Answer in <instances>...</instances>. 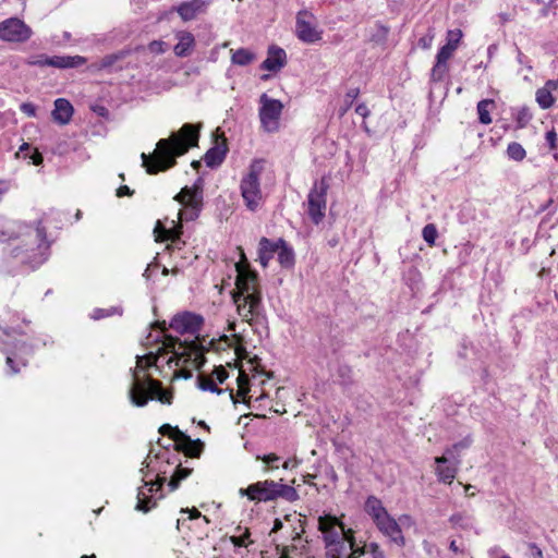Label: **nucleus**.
Segmentation results:
<instances>
[{"instance_id":"f257e3e1","label":"nucleus","mask_w":558,"mask_h":558,"mask_svg":"<svg viewBox=\"0 0 558 558\" xmlns=\"http://www.w3.org/2000/svg\"><path fill=\"white\" fill-rule=\"evenodd\" d=\"M201 128V123H185L178 132H173L169 138L159 140L153 154L142 153V166L147 173L156 174L172 168L177 163V157L197 146Z\"/></svg>"},{"instance_id":"f03ea898","label":"nucleus","mask_w":558,"mask_h":558,"mask_svg":"<svg viewBox=\"0 0 558 558\" xmlns=\"http://www.w3.org/2000/svg\"><path fill=\"white\" fill-rule=\"evenodd\" d=\"M235 290L232 292L233 303L239 316L250 325L265 318V307L258 286V276L248 267L235 264Z\"/></svg>"},{"instance_id":"7ed1b4c3","label":"nucleus","mask_w":558,"mask_h":558,"mask_svg":"<svg viewBox=\"0 0 558 558\" xmlns=\"http://www.w3.org/2000/svg\"><path fill=\"white\" fill-rule=\"evenodd\" d=\"M24 335L16 328H7L0 326V350L5 352L7 365L11 368V374H16L19 368L15 367V359H19L23 366L26 365V361L23 356H29L33 354L34 349L39 343L47 345V337H37L33 339L32 343L17 339V336Z\"/></svg>"},{"instance_id":"20e7f679","label":"nucleus","mask_w":558,"mask_h":558,"mask_svg":"<svg viewBox=\"0 0 558 558\" xmlns=\"http://www.w3.org/2000/svg\"><path fill=\"white\" fill-rule=\"evenodd\" d=\"M131 402L136 407H144L148 399H157L161 403L171 404L172 393L166 391L159 380L147 378V385L143 383L136 371L133 372V383L129 391Z\"/></svg>"},{"instance_id":"39448f33","label":"nucleus","mask_w":558,"mask_h":558,"mask_svg":"<svg viewBox=\"0 0 558 558\" xmlns=\"http://www.w3.org/2000/svg\"><path fill=\"white\" fill-rule=\"evenodd\" d=\"M263 171L260 160H255L250 166L247 174H245L240 183L241 195L246 208L256 211L263 204V193L260 190L259 175Z\"/></svg>"},{"instance_id":"423d86ee","label":"nucleus","mask_w":558,"mask_h":558,"mask_svg":"<svg viewBox=\"0 0 558 558\" xmlns=\"http://www.w3.org/2000/svg\"><path fill=\"white\" fill-rule=\"evenodd\" d=\"M203 189L198 184L184 186L175 196L174 201L180 203L183 208L179 211L180 221H193L198 218L203 208Z\"/></svg>"},{"instance_id":"0eeeda50","label":"nucleus","mask_w":558,"mask_h":558,"mask_svg":"<svg viewBox=\"0 0 558 558\" xmlns=\"http://www.w3.org/2000/svg\"><path fill=\"white\" fill-rule=\"evenodd\" d=\"M329 183L325 178L316 181L307 195V215L313 223L323 221L326 211V196Z\"/></svg>"},{"instance_id":"6e6552de","label":"nucleus","mask_w":558,"mask_h":558,"mask_svg":"<svg viewBox=\"0 0 558 558\" xmlns=\"http://www.w3.org/2000/svg\"><path fill=\"white\" fill-rule=\"evenodd\" d=\"M259 104L258 116L263 130L268 133L277 132L283 109L282 102L268 97L267 94H263L259 98Z\"/></svg>"},{"instance_id":"1a4fd4ad","label":"nucleus","mask_w":558,"mask_h":558,"mask_svg":"<svg viewBox=\"0 0 558 558\" xmlns=\"http://www.w3.org/2000/svg\"><path fill=\"white\" fill-rule=\"evenodd\" d=\"M295 34L300 40L313 44L322 39V32L317 29L314 15L302 10L296 15Z\"/></svg>"},{"instance_id":"9d476101","label":"nucleus","mask_w":558,"mask_h":558,"mask_svg":"<svg viewBox=\"0 0 558 558\" xmlns=\"http://www.w3.org/2000/svg\"><path fill=\"white\" fill-rule=\"evenodd\" d=\"M31 35V28L17 17H10L0 23V39L4 41L23 43Z\"/></svg>"},{"instance_id":"9b49d317","label":"nucleus","mask_w":558,"mask_h":558,"mask_svg":"<svg viewBox=\"0 0 558 558\" xmlns=\"http://www.w3.org/2000/svg\"><path fill=\"white\" fill-rule=\"evenodd\" d=\"M203 317L190 312H183L177 314L170 322L169 326L174 331L181 335H191L196 336L202 326H203Z\"/></svg>"},{"instance_id":"f8f14e48","label":"nucleus","mask_w":558,"mask_h":558,"mask_svg":"<svg viewBox=\"0 0 558 558\" xmlns=\"http://www.w3.org/2000/svg\"><path fill=\"white\" fill-rule=\"evenodd\" d=\"M318 529L324 534L327 545L339 543L344 535L342 523L333 515L325 514L318 518Z\"/></svg>"},{"instance_id":"ddd939ff","label":"nucleus","mask_w":558,"mask_h":558,"mask_svg":"<svg viewBox=\"0 0 558 558\" xmlns=\"http://www.w3.org/2000/svg\"><path fill=\"white\" fill-rule=\"evenodd\" d=\"M459 463L460 460L457 458H451L446 453L442 457L436 458L435 473L438 477V481L444 485H450L456 477Z\"/></svg>"},{"instance_id":"4468645a","label":"nucleus","mask_w":558,"mask_h":558,"mask_svg":"<svg viewBox=\"0 0 558 558\" xmlns=\"http://www.w3.org/2000/svg\"><path fill=\"white\" fill-rule=\"evenodd\" d=\"M377 529L398 546L404 545V537L399 523L388 513L375 523Z\"/></svg>"},{"instance_id":"2eb2a0df","label":"nucleus","mask_w":558,"mask_h":558,"mask_svg":"<svg viewBox=\"0 0 558 558\" xmlns=\"http://www.w3.org/2000/svg\"><path fill=\"white\" fill-rule=\"evenodd\" d=\"M174 441L180 450L192 458L199 457L205 446L202 440L192 439L180 429H175Z\"/></svg>"},{"instance_id":"dca6fc26","label":"nucleus","mask_w":558,"mask_h":558,"mask_svg":"<svg viewBox=\"0 0 558 558\" xmlns=\"http://www.w3.org/2000/svg\"><path fill=\"white\" fill-rule=\"evenodd\" d=\"M287 64L286 51L276 46L271 45L267 51V58L262 62L260 69L277 73Z\"/></svg>"},{"instance_id":"f3484780","label":"nucleus","mask_w":558,"mask_h":558,"mask_svg":"<svg viewBox=\"0 0 558 558\" xmlns=\"http://www.w3.org/2000/svg\"><path fill=\"white\" fill-rule=\"evenodd\" d=\"M242 496H247L250 500L267 501L274 500L278 497L287 500H295L298 490H240Z\"/></svg>"},{"instance_id":"a211bd4d","label":"nucleus","mask_w":558,"mask_h":558,"mask_svg":"<svg viewBox=\"0 0 558 558\" xmlns=\"http://www.w3.org/2000/svg\"><path fill=\"white\" fill-rule=\"evenodd\" d=\"M172 225H174V221H172ZM154 233L156 235V241H171L172 245L178 248H180V245L184 243L181 241V223L171 228H166L161 221L158 220L154 229Z\"/></svg>"},{"instance_id":"6ab92c4d","label":"nucleus","mask_w":558,"mask_h":558,"mask_svg":"<svg viewBox=\"0 0 558 558\" xmlns=\"http://www.w3.org/2000/svg\"><path fill=\"white\" fill-rule=\"evenodd\" d=\"M153 327H158L160 330L151 341L159 342V341H161V338H163L162 347H160L162 354L168 353V352H172L174 355H184L185 354L184 351H186V348H183L182 342H179V348L177 350L175 345H177L178 341L175 339H173L172 337H168L165 335V331H166L165 322L162 324L157 322L153 325Z\"/></svg>"},{"instance_id":"aec40b11","label":"nucleus","mask_w":558,"mask_h":558,"mask_svg":"<svg viewBox=\"0 0 558 558\" xmlns=\"http://www.w3.org/2000/svg\"><path fill=\"white\" fill-rule=\"evenodd\" d=\"M211 0H191L178 7V13L183 21H191L206 11Z\"/></svg>"},{"instance_id":"412c9836","label":"nucleus","mask_w":558,"mask_h":558,"mask_svg":"<svg viewBox=\"0 0 558 558\" xmlns=\"http://www.w3.org/2000/svg\"><path fill=\"white\" fill-rule=\"evenodd\" d=\"M73 112V106L65 98H58L54 100V109L51 113L54 122L60 125L68 124L72 119Z\"/></svg>"},{"instance_id":"4be33fe9","label":"nucleus","mask_w":558,"mask_h":558,"mask_svg":"<svg viewBox=\"0 0 558 558\" xmlns=\"http://www.w3.org/2000/svg\"><path fill=\"white\" fill-rule=\"evenodd\" d=\"M178 44L174 46L173 51L177 57L184 58L192 53L195 46L194 35L186 31L175 33Z\"/></svg>"},{"instance_id":"5701e85b","label":"nucleus","mask_w":558,"mask_h":558,"mask_svg":"<svg viewBox=\"0 0 558 558\" xmlns=\"http://www.w3.org/2000/svg\"><path fill=\"white\" fill-rule=\"evenodd\" d=\"M462 36L463 34L461 29L448 31L447 44L438 50L437 57H439L441 60H449L452 57L454 50L458 48Z\"/></svg>"},{"instance_id":"b1692460","label":"nucleus","mask_w":558,"mask_h":558,"mask_svg":"<svg viewBox=\"0 0 558 558\" xmlns=\"http://www.w3.org/2000/svg\"><path fill=\"white\" fill-rule=\"evenodd\" d=\"M86 59L81 56H53L49 57L48 66L58 69H72L85 64Z\"/></svg>"},{"instance_id":"393cba45","label":"nucleus","mask_w":558,"mask_h":558,"mask_svg":"<svg viewBox=\"0 0 558 558\" xmlns=\"http://www.w3.org/2000/svg\"><path fill=\"white\" fill-rule=\"evenodd\" d=\"M227 151L228 147L225 142L221 144H216L209 148L204 156L206 166L209 168H216L220 166L226 158Z\"/></svg>"},{"instance_id":"a878e982","label":"nucleus","mask_w":558,"mask_h":558,"mask_svg":"<svg viewBox=\"0 0 558 558\" xmlns=\"http://www.w3.org/2000/svg\"><path fill=\"white\" fill-rule=\"evenodd\" d=\"M154 490H138L136 495V505L135 510L141 512H148L157 506V500L163 498V495L160 494L158 498H156L151 493Z\"/></svg>"},{"instance_id":"bb28decb","label":"nucleus","mask_w":558,"mask_h":558,"mask_svg":"<svg viewBox=\"0 0 558 558\" xmlns=\"http://www.w3.org/2000/svg\"><path fill=\"white\" fill-rule=\"evenodd\" d=\"M365 512L372 518L374 523L388 514L387 509L384 507L381 500L374 496H369L364 505Z\"/></svg>"},{"instance_id":"cd10ccee","label":"nucleus","mask_w":558,"mask_h":558,"mask_svg":"<svg viewBox=\"0 0 558 558\" xmlns=\"http://www.w3.org/2000/svg\"><path fill=\"white\" fill-rule=\"evenodd\" d=\"M278 250V245L271 242L267 238H262L259 241V260L263 266H267L269 259L272 257V254Z\"/></svg>"},{"instance_id":"c85d7f7f","label":"nucleus","mask_w":558,"mask_h":558,"mask_svg":"<svg viewBox=\"0 0 558 558\" xmlns=\"http://www.w3.org/2000/svg\"><path fill=\"white\" fill-rule=\"evenodd\" d=\"M473 444V437L471 434L464 436L461 440L454 442L451 447L446 449V454L451 458L460 460V456L463 451L468 450Z\"/></svg>"},{"instance_id":"c756f323","label":"nucleus","mask_w":558,"mask_h":558,"mask_svg":"<svg viewBox=\"0 0 558 558\" xmlns=\"http://www.w3.org/2000/svg\"><path fill=\"white\" fill-rule=\"evenodd\" d=\"M161 356H162L161 348H158L156 353L149 352V353L145 354L144 356L137 355L136 356V359H137L136 369L140 368V369L144 371L150 366L157 365V362L159 361V359Z\"/></svg>"},{"instance_id":"7c9ffc66","label":"nucleus","mask_w":558,"mask_h":558,"mask_svg":"<svg viewBox=\"0 0 558 558\" xmlns=\"http://www.w3.org/2000/svg\"><path fill=\"white\" fill-rule=\"evenodd\" d=\"M281 247L278 252V262L284 268H290L294 265V253L283 240H280Z\"/></svg>"},{"instance_id":"2f4dec72","label":"nucleus","mask_w":558,"mask_h":558,"mask_svg":"<svg viewBox=\"0 0 558 558\" xmlns=\"http://www.w3.org/2000/svg\"><path fill=\"white\" fill-rule=\"evenodd\" d=\"M255 60V54L245 48H240L232 53L231 61L233 64L245 66Z\"/></svg>"},{"instance_id":"473e14b6","label":"nucleus","mask_w":558,"mask_h":558,"mask_svg":"<svg viewBox=\"0 0 558 558\" xmlns=\"http://www.w3.org/2000/svg\"><path fill=\"white\" fill-rule=\"evenodd\" d=\"M494 107V101L490 99H483L477 104L478 120L483 124L492 123L490 109Z\"/></svg>"},{"instance_id":"72a5a7b5","label":"nucleus","mask_w":558,"mask_h":558,"mask_svg":"<svg viewBox=\"0 0 558 558\" xmlns=\"http://www.w3.org/2000/svg\"><path fill=\"white\" fill-rule=\"evenodd\" d=\"M197 387L201 390L216 392L218 395L223 392V390L217 386L214 377L203 374L197 376Z\"/></svg>"},{"instance_id":"f704fd0d","label":"nucleus","mask_w":558,"mask_h":558,"mask_svg":"<svg viewBox=\"0 0 558 558\" xmlns=\"http://www.w3.org/2000/svg\"><path fill=\"white\" fill-rule=\"evenodd\" d=\"M181 513L187 514V517H181L177 520V529L179 531H181L182 527L190 529V526L187 525V522L202 518L201 512L196 508L181 509Z\"/></svg>"},{"instance_id":"c9c22d12","label":"nucleus","mask_w":558,"mask_h":558,"mask_svg":"<svg viewBox=\"0 0 558 558\" xmlns=\"http://www.w3.org/2000/svg\"><path fill=\"white\" fill-rule=\"evenodd\" d=\"M507 156L514 161H522L526 157V151L518 142H511L507 147Z\"/></svg>"},{"instance_id":"e433bc0d","label":"nucleus","mask_w":558,"mask_h":558,"mask_svg":"<svg viewBox=\"0 0 558 558\" xmlns=\"http://www.w3.org/2000/svg\"><path fill=\"white\" fill-rule=\"evenodd\" d=\"M536 101L542 109H548L554 105L555 98L550 94L549 88L542 87L536 92Z\"/></svg>"},{"instance_id":"4c0bfd02","label":"nucleus","mask_w":558,"mask_h":558,"mask_svg":"<svg viewBox=\"0 0 558 558\" xmlns=\"http://www.w3.org/2000/svg\"><path fill=\"white\" fill-rule=\"evenodd\" d=\"M448 60H441L436 56V64L432 69L430 77L434 82L441 81L448 72Z\"/></svg>"},{"instance_id":"58836bf2","label":"nucleus","mask_w":558,"mask_h":558,"mask_svg":"<svg viewBox=\"0 0 558 558\" xmlns=\"http://www.w3.org/2000/svg\"><path fill=\"white\" fill-rule=\"evenodd\" d=\"M246 488H293L290 484L284 483V480L282 477H279L278 481L271 480V481H265V482H257L255 484L248 485Z\"/></svg>"},{"instance_id":"ea45409f","label":"nucleus","mask_w":558,"mask_h":558,"mask_svg":"<svg viewBox=\"0 0 558 558\" xmlns=\"http://www.w3.org/2000/svg\"><path fill=\"white\" fill-rule=\"evenodd\" d=\"M191 472L192 470L190 468H183L182 465L177 466L174 473L170 477L169 487L177 488L181 481L187 477Z\"/></svg>"},{"instance_id":"a19ab883","label":"nucleus","mask_w":558,"mask_h":558,"mask_svg":"<svg viewBox=\"0 0 558 558\" xmlns=\"http://www.w3.org/2000/svg\"><path fill=\"white\" fill-rule=\"evenodd\" d=\"M422 236L424 241L429 245L434 246L438 236V231L435 225L428 223L422 230Z\"/></svg>"},{"instance_id":"79ce46f5","label":"nucleus","mask_w":558,"mask_h":558,"mask_svg":"<svg viewBox=\"0 0 558 558\" xmlns=\"http://www.w3.org/2000/svg\"><path fill=\"white\" fill-rule=\"evenodd\" d=\"M281 460L282 459L275 453L266 454L263 457V462L266 464V469L269 471L278 470Z\"/></svg>"},{"instance_id":"37998d69","label":"nucleus","mask_w":558,"mask_h":558,"mask_svg":"<svg viewBox=\"0 0 558 558\" xmlns=\"http://www.w3.org/2000/svg\"><path fill=\"white\" fill-rule=\"evenodd\" d=\"M359 94H360L359 88H350L347 92L345 99H344L345 106L343 108H341V110H340L341 116L344 114L351 108L354 99L357 98Z\"/></svg>"},{"instance_id":"c03bdc74","label":"nucleus","mask_w":558,"mask_h":558,"mask_svg":"<svg viewBox=\"0 0 558 558\" xmlns=\"http://www.w3.org/2000/svg\"><path fill=\"white\" fill-rule=\"evenodd\" d=\"M121 58L120 54H117V53H113V54H108L106 57H104L99 64H98V69L100 70H107V69H111L114 63Z\"/></svg>"},{"instance_id":"a18cd8bd","label":"nucleus","mask_w":558,"mask_h":558,"mask_svg":"<svg viewBox=\"0 0 558 558\" xmlns=\"http://www.w3.org/2000/svg\"><path fill=\"white\" fill-rule=\"evenodd\" d=\"M49 56L47 54H37L32 56L27 59L26 63L29 65H38V66H48Z\"/></svg>"},{"instance_id":"49530a36","label":"nucleus","mask_w":558,"mask_h":558,"mask_svg":"<svg viewBox=\"0 0 558 558\" xmlns=\"http://www.w3.org/2000/svg\"><path fill=\"white\" fill-rule=\"evenodd\" d=\"M116 312H118V310L116 307H111L109 310L96 308V310L93 311L90 317L93 319L97 320V319H101V318L111 316Z\"/></svg>"},{"instance_id":"de8ad7c7","label":"nucleus","mask_w":558,"mask_h":558,"mask_svg":"<svg viewBox=\"0 0 558 558\" xmlns=\"http://www.w3.org/2000/svg\"><path fill=\"white\" fill-rule=\"evenodd\" d=\"M210 376L214 377L216 383L222 384L228 378V372L223 366H218Z\"/></svg>"},{"instance_id":"09e8293b","label":"nucleus","mask_w":558,"mask_h":558,"mask_svg":"<svg viewBox=\"0 0 558 558\" xmlns=\"http://www.w3.org/2000/svg\"><path fill=\"white\" fill-rule=\"evenodd\" d=\"M20 109L23 113H25L28 117H35L36 116V106L32 102H23L20 106Z\"/></svg>"},{"instance_id":"8fccbe9b","label":"nucleus","mask_w":558,"mask_h":558,"mask_svg":"<svg viewBox=\"0 0 558 558\" xmlns=\"http://www.w3.org/2000/svg\"><path fill=\"white\" fill-rule=\"evenodd\" d=\"M247 537H248V531L245 530L243 534L238 535V536H235V535L232 536L231 541L234 544V546L242 547V546H246Z\"/></svg>"},{"instance_id":"3c124183","label":"nucleus","mask_w":558,"mask_h":558,"mask_svg":"<svg viewBox=\"0 0 558 558\" xmlns=\"http://www.w3.org/2000/svg\"><path fill=\"white\" fill-rule=\"evenodd\" d=\"M545 140L550 149L556 148L557 133L555 132V130H550V131L546 132Z\"/></svg>"},{"instance_id":"603ef678","label":"nucleus","mask_w":558,"mask_h":558,"mask_svg":"<svg viewBox=\"0 0 558 558\" xmlns=\"http://www.w3.org/2000/svg\"><path fill=\"white\" fill-rule=\"evenodd\" d=\"M175 429H179V428L172 427L169 424H165L159 428V432L162 435H169L174 440Z\"/></svg>"},{"instance_id":"864d4df0","label":"nucleus","mask_w":558,"mask_h":558,"mask_svg":"<svg viewBox=\"0 0 558 558\" xmlns=\"http://www.w3.org/2000/svg\"><path fill=\"white\" fill-rule=\"evenodd\" d=\"M355 112L363 118H367L369 116V109L365 104H359L355 107Z\"/></svg>"},{"instance_id":"5fc2aeb1","label":"nucleus","mask_w":558,"mask_h":558,"mask_svg":"<svg viewBox=\"0 0 558 558\" xmlns=\"http://www.w3.org/2000/svg\"><path fill=\"white\" fill-rule=\"evenodd\" d=\"M133 194V191L128 186V185H121L118 190H117V196L118 197H122V196H131Z\"/></svg>"},{"instance_id":"6e6d98bb","label":"nucleus","mask_w":558,"mask_h":558,"mask_svg":"<svg viewBox=\"0 0 558 558\" xmlns=\"http://www.w3.org/2000/svg\"><path fill=\"white\" fill-rule=\"evenodd\" d=\"M162 46H163L162 41L155 40V41L150 43L149 49L153 52L161 53V52H163Z\"/></svg>"},{"instance_id":"4d7b16f0","label":"nucleus","mask_w":558,"mask_h":558,"mask_svg":"<svg viewBox=\"0 0 558 558\" xmlns=\"http://www.w3.org/2000/svg\"><path fill=\"white\" fill-rule=\"evenodd\" d=\"M298 464H299V461L295 458L288 459V460L282 462V468L284 470H289V469L292 470V469L296 468Z\"/></svg>"},{"instance_id":"13d9d810","label":"nucleus","mask_w":558,"mask_h":558,"mask_svg":"<svg viewBox=\"0 0 558 558\" xmlns=\"http://www.w3.org/2000/svg\"><path fill=\"white\" fill-rule=\"evenodd\" d=\"M29 158L32 159L33 165H36V166L40 165V163L43 162V160H44V158H43L41 154H40V153H38L37 150H35V151L29 156Z\"/></svg>"},{"instance_id":"bf43d9fd","label":"nucleus","mask_w":558,"mask_h":558,"mask_svg":"<svg viewBox=\"0 0 558 558\" xmlns=\"http://www.w3.org/2000/svg\"><path fill=\"white\" fill-rule=\"evenodd\" d=\"M14 236H15L14 232H12V231L0 230V241L1 242L9 241V240L13 239Z\"/></svg>"},{"instance_id":"052dcab7","label":"nucleus","mask_w":558,"mask_h":558,"mask_svg":"<svg viewBox=\"0 0 558 558\" xmlns=\"http://www.w3.org/2000/svg\"><path fill=\"white\" fill-rule=\"evenodd\" d=\"M157 267H158V264H157V263H150V264H148V265H147V267H146V269H145V271H144V274H143V276H144L147 280H148V279H150L153 269H155V268H157Z\"/></svg>"},{"instance_id":"680f3d73","label":"nucleus","mask_w":558,"mask_h":558,"mask_svg":"<svg viewBox=\"0 0 558 558\" xmlns=\"http://www.w3.org/2000/svg\"><path fill=\"white\" fill-rule=\"evenodd\" d=\"M432 40H433V36L429 37V38H421L418 44L422 48H429L430 47V44H432Z\"/></svg>"},{"instance_id":"e2e57ef3","label":"nucleus","mask_w":558,"mask_h":558,"mask_svg":"<svg viewBox=\"0 0 558 558\" xmlns=\"http://www.w3.org/2000/svg\"><path fill=\"white\" fill-rule=\"evenodd\" d=\"M449 548H450V550H452L454 554H460V553H462V549L458 546V544H457V542H456V541H451Z\"/></svg>"},{"instance_id":"0e129e2a","label":"nucleus","mask_w":558,"mask_h":558,"mask_svg":"<svg viewBox=\"0 0 558 558\" xmlns=\"http://www.w3.org/2000/svg\"><path fill=\"white\" fill-rule=\"evenodd\" d=\"M557 87H558V85H556V82L554 80H550V81L546 82V84H545V86L543 88H549L550 93H551Z\"/></svg>"},{"instance_id":"69168bd1","label":"nucleus","mask_w":558,"mask_h":558,"mask_svg":"<svg viewBox=\"0 0 558 558\" xmlns=\"http://www.w3.org/2000/svg\"><path fill=\"white\" fill-rule=\"evenodd\" d=\"M31 148L29 144L24 143L21 145L19 153H24Z\"/></svg>"},{"instance_id":"338daca9","label":"nucleus","mask_w":558,"mask_h":558,"mask_svg":"<svg viewBox=\"0 0 558 558\" xmlns=\"http://www.w3.org/2000/svg\"><path fill=\"white\" fill-rule=\"evenodd\" d=\"M548 12H549L548 7H545V8H543V9L541 10V15H543V16H547V15H548Z\"/></svg>"},{"instance_id":"774afa93","label":"nucleus","mask_w":558,"mask_h":558,"mask_svg":"<svg viewBox=\"0 0 558 558\" xmlns=\"http://www.w3.org/2000/svg\"><path fill=\"white\" fill-rule=\"evenodd\" d=\"M37 235H38L39 238L44 239V238H45V232H44V230H43V229H40V228H37Z\"/></svg>"}]
</instances>
